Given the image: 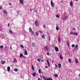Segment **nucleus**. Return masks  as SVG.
Returning <instances> with one entry per match:
<instances>
[{"instance_id":"nucleus-1","label":"nucleus","mask_w":80,"mask_h":80,"mask_svg":"<svg viewBox=\"0 0 80 80\" xmlns=\"http://www.w3.org/2000/svg\"><path fill=\"white\" fill-rule=\"evenodd\" d=\"M29 30L30 33H31L32 35H33V30H32V29L31 28H29Z\"/></svg>"},{"instance_id":"nucleus-2","label":"nucleus","mask_w":80,"mask_h":80,"mask_svg":"<svg viewBox=\"0 0 80 80\" xmlns=\"http://www.w3.org/2000/svg\"><path fill=\"white\" fill-rule=\"evenodd\" d=\"M35 23L36 26H37V27H38L39 25L38 24V22L37 20H36Z\"/></svg>"},{"instance_id":"nucleus-3","label":"nucleus","mask_w":80,"mask_h":80,"mask_svg":"<svg viewBox=\"0 0 80 80\" xmlns=\"http://www.w3.org/2000/svg\"><path fill=\"white\" fill-rule=\"evenodd\" d=\"M70 5L71 7H72L73 6V2H72V1H71L70 2Z\"/></svg>"},{"instance_id":"nucleus-4","label":"nucleus","mask_w":80,"mask_h":80,"mask_svg":"<svg viewBox=\"0 0 80 80\" xmlns=\"http://www.w3.org/2000/svg\"><path fill=\"white\" fill-rule=\"evenodd\" d=\"M46 62L48 63V66L49 67H50V62H48V60H47L46 61Z\"/></svg>"},{"instance_id":"nucleus-5","label":"nucleus","mask_w":80,"mask_h":80,"mask_svg":"<svg viewBox=\"0 0 80 80\" xmlns=\"http://www.w3.org/2000/svg\"><path fill=\"white\" fill-rule=\"evenodd\" d=\"M51 4L52 7H54V3H53V2H52V1H51Z\"/></svg>"},{"instance_id":"nucleus-6","label":"nucleus","mask_w":80,"mask_h":80,"mask_svg":"<svg viewBox=\"0 0 80 80\" xmlns=\"http://www.w3.org/2000/svg\"><path fill=\"white\" fill-rule=\"evenodd\" d=\"M1 63L2 65H3V64H5V61L3 60H1Z\"/></svg>"},{"instance_id":"nucleus-7","label":"nucleus","mask_w":80,"mask_h":80,"mask_svg":"<svg viewBox=\"0 0 80 80\" xmlns=\"http://www.w3.org/2000/svg\"><path fill=\"white\" fill-rule=\"evenodd\" d=\"M3 12L4 14H7L8 13L6 10H4L3 11Z\"/></svg>"},{"instance_id":"nucleus-8","label":"nucleus","mask_w":80,"mask_h":80,"mask_svg":"<svg viewBox=\"0 0 80 80\" xmlns=\"http://www.w3.org/2000/svg\"><path fill=\"white\" fill-rule=\"evenodd\" d=\"M24 52H25V55H28L27 51L26 49H25Z\"/></svg>"},{"instance_id":"nucleus-9","label":"nucleus","mask_w":80,"mask_h":80,"mask_svg":"<svg viewBox=\"0 0 80 80\" xmlns=\"http://www.w3.org/2000/svg\"><path fill=\"white\" fill-rule=\"evenodd\" d=\"M68 18V16H66L64 17V18H63V20H67Z\"/></svg>"},{"instance_id":"nucleus-10","label":"nucleus","mask_w":80,"mask_h":80,"mask_svg":"<svg viewBox=\"0 0 80 80\" xmlns=\"http://www.w3.org/2000/svg\"><path fill=\"white\" fill-rule=\"evenodd\" d=\"M55 50L56 52H58V48L57 47H55Z\"/></svg>"},{"instance_id":"nucleus-11","label":"nucleus","mask_w":80,"mask_h":80,"mask_svg":"<svg viewBox=\"0 0 80 80\" xmlns=\"http://www.w3.org/2000/svg\"><path fill=\"white\" fill-rule=\"evenodd\" d=\"M19 2L21 3V4H22V5H23V0H19Z\"/></svg>"},{"instance_id":"nucleus-12","label":"nucleus","mask_w":80,"mask_h":80,"mask_svg":"<svg viewBox=\"0 0 80 80\" xmlns=\"http://www.w3.org/2000/svg\"><path fill=\"white\" fill-rule=\"evenodd\" d=\"M32 75L33 77H35V76H36V72H34L32 73Z\"/></svg>"},{"instance_id":"nucleus-13","label":"nucleus","mask_w":80,"mask_h":80,"mask_svg":"<svg viewBox=\"0 0 80 80\" xmlns=\"http://www.w3.org/2000/svg\"><path fill=\"white\" fill-rule=\"evenodd\" d=\"M8 71V72H10V67H8V69H7Z\"/></svg>"},{"instance_id":"nucleus-14","label":"nucleus","mask_w":80,"mask_h":80,"mask_svg":"<svg viewBox=\"0 0 80 80\" xmlns=\"http://www.w3.org/2000/svg\"><path fill=\"white\" fill-rule=\"evenodd\" d=\"M32 69L33 71H35V68H34V66H32Z\"/></svg>"},{"instance_id":"nucleus-15","label":"nucleus","mask_w":80,"mask_h":80,"mask_svg":"<svg viewBox=\"0 0 80 80\" xmlns=\"http://www.w3.org/2000/svg\"><path fill=\"white\" fill-rule=\"evenodd\" d=\"M58 41L59 42H61V38H60V37L58 38Z\"/></svg>"},{"instance_id":"nucleus-16","label":"nucleus","mask_w":80,"mask_h":80,"mask_svg":"<svg viewBox=\"0 0 80 80\" xmlns=\"http://www.w3.org/2000/svg\"><path fill=\"white\" fill-rule=\"evenodd\" d=\"M39 34L38 32H36L35 33V35L36 36H38Z\"/></svg>"},{"instance_id":"nucleus-17","label":"nucleus","mask_w":80,"mask_h":80,"mask_svg":"<svg viewBox=\"0 0 80 80\" xmlns=\"http://www.w3.org/2000/svg\"><path fill=\"white\" fill-rule=\"evenodd\" d=\"M58 66H59V68H61V67L62 66V64H58Z\"/></svg>"},{"instance_id":"nucleus-18","label":"nucleus","mask_w":80,"mask_h":80,"mask_svg":"<svg viewBox=\"0 0 80 80\" xmlns=\"http://www.w3.org/2000/svg\"><path fill=\"white\" fill-rule=\"evenodd\" d=\"M19 57H24V56L23 55V54H22L21 53H20V56Z\"/></svg>"},{"instance_id":"nucleus-19","label":"nucleus","mask_w":80,"mask_h":80,"mask_svg":"<svg viewBox=\"0 0 80 80\" xmlns=\"http://www.w3.org/2000/svg\"><path fill=\"white\" fill-rule=\"evenodd\" d=\"M60 59H61V60H63V56L62 55H61L60 56Z\"/></svg>"},{"instance_id":"nucleus-20","label":"nucleus","mask_w":80,"mask_h":80,"mask_svg":"<svg viewBox=\"0 0 80 80\" xmlns=\"http://www.w3.org/2000/svg\"><path fill=\"white\" fill-rule=\"evenodd\" d=\"M75 44H72L71 47H72V48H74V47H75Z\"/></svg>"},{"instance_id":"nucleus-21","label":"nucleus","mask_w":80,"mask_h":80,"mask_svg":"<svg viewBox=\"0 0 80 80\" xmlns=\"http://www.w3.org/2000/svg\"><path fill=\"white\" fill-rule=\"evenodd\" d=\"M14 70L15 72H18V69L17 68H15L14 69Z\"/></svg>"},{"instance_id":"nucleus-22","label":"nucleus","mask_w":80,"mask_h":80,"mask_svg":"<svg viewBox=\"0 0 80 80\" xmlns=\"http://www.w3.org/2000/svg\"><path fill=\"white\" fill-rule=\"evenodd\" d=\"M74 35L77 36V35H78V33L77 32L74 33Z\"/></svg>"},{"instance_id":"nucleus-23","label":"nucleus","mask_w":80,"mask_h":80,"mask_svg":"<svg viewBox=\"0 0 80 80\" xmlns=\"http://www.w3.org/2000/svg\"><path fill=\"white\" fill-rule=\"evenodd\" d=\"M78 47V45H76L75 47V49H76V48H77Z\"/></svg>"},{"instance_id":"nucleus-24","label":"nucleus","mask_w":80,"mask_h":80,"mask_svg":"<svg viewBox=\"0 0 80 80\" xmlns=\"http://www.w3.org/2000/svg\"><path fill=\"white\" fill-rule=\"evenodd\" d=\"M41 69H39L38 73H39L40 74V73H41Z\"/></svg>"},{"instance_id":"nucleus-25","label":"nucleus","mask_w":80,"mask_h":80,"mask_svg":"<svg viewBox=\"0 0 80 80\" xmlns=\"http://www.w3.org/2000/svg\"><path fill=\"white\" fill-rule=\"evenodd\" d=\"M54 77H58V75H57V74H55L54 75Z\"/></svg>"},{"instance_id":"nucleus-26","label":"nucleus","mask_w":80,"mask_h":80,"mask_svg":"<svg viewBox=\"0 0 80 80\" xmlns=\"http://www.w3.org/2000/svg\"><path fill=\"white\" fill-rule=\"evenodd\" d=\"M56 17L58 18H60V15H56Z\"/></svg>"},{"instance_id":"nucleus-27","label":"nucleus","mask_w":80,"mask_h":80,"mask_svg":"<svg viewBox=\"0 0 80 80\" xmlns=\"http://www.w3.org/2000/svg\"><path fill=\"white\" fill-rule=\"evenodd\" d=\"M68 61L69 63H71V59L70 58L68 59Z\"/></svg>"},{"instance_id":"nucleus-28","label":"nucleus","mask_w":80,"mask_h":80,"mask_svg":"<svg viewBox=\"0 0 80 80\" xmlns=\"http://www.w3.org/2000/svg\"><path fill=\"white\" fill-rule=\"evenodd\" d=\"M47 80H53L51 78H47Z\"/></svg>"},{"instance_id":"nucleus-29","label":"nucleus","mask_w":80,"mask_h":80,"mask_svg":"<svg viewBox=\"0 0 80 80\" xmlns=\"http://www.w3.org/2000/svg\"><path fill=\"white\" fill-rule=\"evenodd\" d=\"M39 33H41L42 34L43 33V32H42V31H39Z\"/></svg>"},{"instance_id":"nucleus-30","label":"nucleus","mask_w":80,"mask_h":80,"mask_svg":"<svg viewBox=\"0 0 80 80\" xmlns=\"http://www.w3.org/2000/svg\"><path fill=\"white\" fill-rule=\"evenodd\" d=\"M37 61L39 62H40V59L39 58L38 59Z\"/></svg>"},{"instance_id":"nucleus-31","label":"nucleus","mask_w":80,"mask_h":80,"mask_svg":"<svg viewBox=\"0 0 80 80\" xmlns=\"http://www.w3.org/2000/svg\"><path fill=\"white\" fill-rule=\"evenodd\" d=\"M46 50H48V46H46Z\"/></svg>"},{"instance_id":"nucleus-32","label":"nucleus","mask_w":80,"mask_h":80,"mask_svg":"<svg viewBox=\"0 0 80 80\" xmlns=\"http://www.w3.org/2000/svg\"><path fill=\"white\" fill-rule=\"evenodd\" d=\"M70 34H71V35H74V33L73 32H71Z\"/></svg>"},{"instance_id":"nucleus-33","label":"nucleus","mask_w":80,"mask_h":80,"mask_svg":"<svg viewBox=\"0 0 80 80\" xmlns=\"http://www.w3.org/2000/svg\"><path fill=\"white\" fill-rule=\"evenodd\" d=\"M0 48H3V46H0Z\"/></svg>"},{"instance_id":"nucleus-34","label":"nucleus","mask_w":80,"mask_h":80,"mask_svg":"<svg viewBox=\"0 0 80 80\" xmlns=\"http://www.w3.org/2000/svg\"><path fill=\"white\" fill-rule=\"evenodd\" d=\"M9 33H13V32L12 31V30H10L9 31Z\"/></svg>"},{"instance_id":"nucleus-35","label":"nucleus","mask_w":80,"mask_h":80,"mask_svg":"<svg viewBox=\"0 0 80 80\" xmlns=\"http://www.w3.org/2000/svg\"><path fill=\"white\" fill-rule=\"evenodd\" d=\"M75 61H76V63H78V60H77V59H76Z\"/></svg>"},{"instance_id":"nucleus-36","label":"nucleus","mask_w":80,"mask_h":80,"mask_svg":"<svg viewBox=\"0 0 80 80\" xmlns=\"http://www.w3.org/2000/svg\"><path fill=\"white\" fill-rule=\"evenodd\" d=\"M42 37L43 38H45V36L43 35H42Z\"/></svg>"},{"instance_id":"nucleus-37","label":"nucleus","mask_w":80,"mask_h":80,"mask_svg":"<svg viewBox=\"0 0 80 80\" xmlns=\"http://www.w3.org/2000/svg\"><path fill=\"white\" fill-rule=\"evenodd\" d=\"M43 27L44 28H46V26L45 25V24L43 25Z\"/></svg>"},{"instance_id":"nucleus-38","label":"nucleus","mask_w":80,"mask_h":80,"mask_svg":"<svg viewBox=\"0 0 80 80\" xmlns=\"http://www.w3.org/2000/svg\"><path fill=\"white\" fill-rule=\"evenodd\" d=\"M21 47H22V48H24V47H23V45H21L20 46Z\"/></svg>"},{"instance_id":"nucleus-39","label":"nucleus","mask_w":80,"mask_h":80,"mask_svg":"<svg viewBox=\"0 0 80 80\" xmlns=\"http://www.w3.org/2000/svg\"><path fill=\"white\" fill-rule=\"evenodd\" d=\"M56 28L57 30H59V28H58L57 27Z\"/></svg>"},{"instance_id":"nucleus-40","label":"nucleus","mask_w":80,"mask_h":80,"mask_svg":"<svg viewBox=\"0 0 80 80\" xmlns=\"http://www.w3.org/2000/svg\"><path fill=\"white\" fill-rule=\"evenodd\" d=\"M47 55H50V53H49V52H48L47 53Z\"/></svg>"},{"instance_id":"nucleus-41","label":"nucleus","mask_w":80,"mask_h":80,"mask_svg":"<svg viewBox=\"0 0 80 80\" xmlns=\"http://www.w3.org/2000/svg\"><path fill=\"white\" fill-rule=\"evenodd\" d=\"M44 79L45 80H47V78H46V77H44Z\"/></svg>"},{"instance_id":"nucleus-42","label":"nucleus","mask_w":80,"mask_h":80,"mask_svg":"<svg viewBox=\"0 0 80 80\" xmlns=\"http://www.w3.org/2000/svg\"><path fill=\"white\" fill-rule=\"evenodd\" d=\"M19 11H17V13H18V14L19 13Z\"/></svg>"},{"instance_id":"nucleus-43","label":"nucleus","mask_w":80,"mask_h":80,"mask_svg":"<svg viewBox=\"0 0 80 80\" xmlns=\"http://www.w3.org/2000/svg\"><path fill=\"white\" fill-rule=\"evenodd\" d=\"M55 66H56V67H57V68H58V66H57V65H56Z\"/></svg>"},{"instance_id":"nucleus-44","label":"nucleus","mask_w":80,"mask_h":80,"mask_svg":"<svg viewBox=\"0 0 80 80\" xmlns=\"http://www.w3.org/2000/svg\"><path fill=\"white\" fill-rule=\"evenodd\" d=\"M9 5H12V4H11V3H9Z\"/></svg>"},{"instance_id":"nucleus-45","label":"nucleus","mask_w":80,"mask_h":80,"mask_svg":"<svg viewBox=\"0 0 80 80\" xmlns=\"http://www.w3.org/2000/svg\"><path fill=\"white\" fill-rule=\"evenodd\" d=\"M32 44L33 45H35V43H32Z\"/></svg>"},{"instance_id":"nucleus-46","label":"nucleus","mask_w":80,"mask_h":80,"mask_svg":"<svg viewBox=\"0 0 80 80\" xmlns=\"http://www.w3.org/2000/svg\"><path fill=\"white\" fill-rule=\"evenodd\" d=\"M2 7H0V10H1V9H2Z\"/></svg>"},{"instance_id":"nucleus-47","label":"nucleus","mask_w":80,"mask_h":80,"mask_svg":"<svg viewBox=\"0 0 80 80\" xmlns=\"http://www.w3.org/2000/svg\"><path fill=\"white\" fill-rule=\"evenodd\" d=\"M16 60H17L16 59H14V61H16Z\"/></svg>"},{"instance_id":"nucleus-48","label":"nucleus","mask_w":80,"mask_h":80,"mask_svg":"<svg viewBox=\"0 0 80 80\" xmlns=\"http://www.w3.org/2000/svg\"><path fill=\"white\" fill-rule=\"evenodd\" d=\"M45 68H48V66H46V67H45Z\"/></svg>"},{"instance_id":"nucleus-49","label":"nucleus","mask_w":80,"mask_h":80,"mask_svg":"<svg viewBox=\"0 0 80 80\" xmlns=\"http://www.w3.org/2000/svg\"><path fill=\"white\" fill-rule=\"evenodd\" d=\"M10 26V24L9 23H8V27H9Z\"/></svg>"},{"instance_id":"nucleus-50","label":"nucleus","mask_w":80,"mask_h":80,"mask_svg":"<svg viewBox=\"0 0 80 80\" xmlns=\"http://www.w3.org/2000/svg\"><path fill=\"white\" fill-rule=\"evenodd\" d=\"M30 11L31 12H32V9H30Z\"/></svg>"},{"instance_id":"nucleus-51","label":"nucleus","mask_w":80,"mask_h":80,"mask_svg":"<svg viewBox=\"0 0 80 80\" xmlns=\"http://www.w3.org/2000/svg\"><path fill=\"white\" fill-rule=\"evenodd\" d=\"M38 80H41L40 79V78H38Z\"/></svg>"},{"instance_id":"nucleus-52","label":"nucleus","mask_w":80,"mask_h":80,"mask_svg":"<svg viewBox=\"0 0 80 80\" xmlns=\"http://www.w3.org/2000/svg\"><path fill=\"white\" fill-rule=\"evenodd\" d=\"M78 76L80 77V74H79Z\"/></svg>"},{"instance_id":"nucleus-53","label":"nucleus","mask_w":80,"mask_h":80,"mask_svg":"<svg viewBox=\"0 0 80 80\" xmlns=\"http://www.w3.org/2000/svg\"><path fill=\"white\" fill-rule=\"evenodd\" d=\"M73 30H75V28H73Z\"/></svg>"},{"instance_id":"nucleus-54","label":"nucleus","mask_w":80,"mask_h":80,"mask_svg":"<svg viewBox=\"0 0 80 80\" xmlns=\"http://www.w3.org/2000/svg\"><path fill=\"white\" fill-rule=\"evenodd\" d=\"M49 38L50 40V37H49Z\"/></svg>"},{"instance_id":"nucleus-55","label":"nucleus","mask_w":80,"mask_h":80,"mask_svg":"<svg viewBox=\"0 0 80 80\" xmlns=\"http://www.w3.org/2000/svg\"><path fill=\"white\" fill-rule=\"evenodd\" d=\"M75 1H78V0H75Z\"/></svg>"},{"instance_id":"nucleus-56","label":"nucleus","mask_w":80,"mask_h":80,"mask_svg":"<svg viewBox=\"0 0 80 80\" xmlns=\"http://www.w3.org/2000/svg\"><path fill=\"white\" fill-rule=\"evenodd\" d=\"M10 48L11 49H12V47H10Z\"/></svg>"},{"instance_id":"nucleus-57","label":"nucleus","mask_w":80,"mask_h":80,"mask_svg":"<svg viewBox=\"0 0 80 80\" xmlns=\"http://www.w3.org/2000/svg\"><path fill=\"white\" fill-rule=\"evenodd\" d=\"M42 62H43V60H41Z\"/></svg>"},{"instance_id":"nucleus-58","label":"nucleus","mask_w":80,"mask_h":80,"mask_svg":"<svg viewBox=\"0 0 80 80\" xmlns=\"http://www.w3.org/2000/svg\"><path fill=\"white\" fill-rule=\"evenodd\" d=\"M6 47H5L4 48H6Z\"/></svg>"},{"instance_id":"nucleus-59","label":"nucleus","mask_w":80,"mask_h":80,"mask_svg":"<svg viewBox=\"0 0 80 80\" xmlns=\"http://www.w3.org/2000/svg\"><path fill=\"white\" fill-rule=\"evenodd\" d=\"M0 31H1V29H0Z\"/></svg>"}]
</instances>
